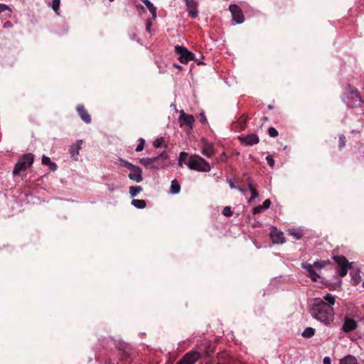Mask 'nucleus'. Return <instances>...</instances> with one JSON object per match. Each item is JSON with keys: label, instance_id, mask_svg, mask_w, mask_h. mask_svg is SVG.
<instances>
[{"label": "nucleus", "instance_id": "nucleus-30", "mask_svg": "<svg viewBox=\"0 0 364 364\" xmlns=\"http://www.w3.org/2000/svg\"><path fill=\"white\" fill-rule=\"evenodd\" d=\"M352 277V282L354 285H357L360 282V271L357 270L355 272L350 273Z\"/></svg>", "mask_w": 364, "mask_h": 364}, {"label": "nucleus", "instance_id": "nucleus-40", "mask_svg": "<svg viewBox=\"0 0 364 364\" xmlns=\"http://www.w3.org/2000/svg\"><path fill=\"white\" fill-rule=\"evenodd\" d=\"M266 160L267 161V164L270 166H273L274 164V160L273 159V157L271 156V155H267L266 156Z\"/></svg>", "mask_w": 364, "mask_h": 364}, {"label": "nucleus", "instance_id": "nucleus-27", "mask_svg": "<svg viewBox=\"0 0 364 364\" xmlns=\"http://www.w3.org/2000/svg\"><path fill=\"white\" fill-rule=\"evenodd\" d=\"M181 191V186L176 180L171 181L170 192L173 194H177Z\"/></svg>", "mask_w": 364, "mask_h": 364}, {"label": "nucleus", "instance_id": "nucleus-15", "mask_svg": "<svg viewBox=\"0 0 364 364\" xmlns=\"http://www.w3.org/2000/svg\"><path fill=\"white\" fill-rule=\"evenodd\" d=\"M76 109L81 119L85 123L90 124L91 122V117L83 105H78L76 107Z\"/></svg>", "mask_w": 364, "mask_h": 364}, {"label": "nucleus", "instance_id": "nucleus-35", "mask_svg": "<svg viewBox=\"0 0 364 364\" xmlns=\"http://www.w3.org/2000/svg\"><path fill=\"white\" fill-rule=\"evenodd\" d=\"M164 140L163 138H157L154 140L153 145L155 148H159L162 146V144L164 143Z\"/></svg>", "mask_w": 364, "mask_h": 364}, {"label": "nucleus", "instance_id": "nucleus-51", "mask_svg": "<svg viewBox=\"0 0 364 364\" xmlns=\"http://www.w3.org/2000/svg\"><path fill=\"white\" fill-rule=\"evenodd\" d=\"M175 66H176V68H179V69H181V67L180 65H175Z\"/></svg>", "mask_w": 364, "mask_h": 364}, {"label": "nucleus", "instance_id": "nucleus-17", "mask_svg": "<svg viewBox=\"0 0 364 364\" xmlns=\"http://www.w3.org/2000/svg\"><path fill=\"white\" fill-rule=\"evenodd\" d=\"M247 120V117H241L237 121L232 123V129L238 132L244 130L246 128Z\"/></svg>", "mask_w": 364, "mask_h": 364}, {"label": "nucleus", "instance_id": "nucleus-13", "mask_svg": "<svg viewBox=\"0 0 364 364\" xmlns=\"http://www.w3.org/2000/svg\"><path fill=\"white\" fill-rule=\"evenodd\" d=\"M270 237L273 243L282 244L285 242L284 233L278 230L276 228H273L271 230Z\"/></svg>", "mask_w": 364, "mask_h": 364}, {"label": "nucleus", "instance_id": "nucleus-32", "mask_svg": "<svg viewBox=\"0 0 364 364\" xmlns=\"http://www.w3.org/2000/svg\"><path fill=\"white\" fill-rule=\"evenodd\" d=\"M6 11H8L9 12V17L11 16V14L12 12L11 11V9L7 6L6 4H0V14Z\"/></svg>", "mask_w": 364, "mask_h": 364}, {"label": "nucleus", "instance_id": "nucleus-52", "mask_svg": "<svg viewBox=\"0 0 364 364\" xmlns=\"http://www.w3.org/2000/svg\"><path fill=\"white\" fill-rule=\"evenodd\" d=\"M114 0H109L110 2L113 1Z\"/></svg>", "mask_w": 364, "mask_h": 364}, {"label": "nucleus", "instance_id": "nucleus-31", "mask_svg": "<svg viewBox=\"0 0 364 364\" xmlns=\"http://www.w3.org/2000/svg\"><path fill=\"white\" fill-rule=\"evenodd\" d=\"M315 333V329L311 327L306 328L302 333V336L304 338H311L312 337Z\"/></svg>", "mask_w": 364, "mask_h": 364}, {"label": "nucleus", "instance_id": "nucleus-6", "mask_svg": "<svg viewBox=\"0 0 364 364\" xmlns=\"http://www.w3.org/2000/svg\"><path fill=\"white\" fill-rule=\"evenodd\" d=\"M201 353L198 350L186 353L176 364H195L200 358Z\"/></svg>", "mask_w": 364, "mask_h": 364}, {"label": "nucleus", "instance_id": "nucleus-22", "mask_svg": "<svg viewBox=\"0 0 364 364\" xmlns=\"http://www.w3.org/2000/svg\"><path fill=\"white\" fill-rule=\"evenodd\" d=\"M201 153L207 156L208 158H210L212 157L214 154H215V151L213 149V145L212 144H206L203 149H202V151H201Z\"/></svg>", "mask_w": 364, "mask_h": 364}, {"label": "nucleus", "instance_id": "nucleus-28", "mask_svg": "<svg viewBox=\"0 0 364 364\" xmlns=\"http://www.w3.org/2000/svg\"><path fill=\"white\" fill-rule=\"evenodd\" d=\"M60 6V0H52V1L50 3V6L58 16L60 15V13H59Z\"/></svg>", "mask_w": 364, "mask_h": 364}, {"label": "nucleus", "instance_id": "nucleus-47", "mask_svg": "<svg viewBox=\"0 0 364 364\" xmlns=\"http://www.w3.org/2000/svg\"><path fill=\"white\" fill-rule=\"evenodd\" d=\"M236 189H237L238 191H240V193H243V194H245V192H246V190H245V189L242 188L238 187V186L237 187V188H236Z\"/></svg>", "mask_w": 364, "mask_h": 364}, {"label": "nucleus", "instance_id": "nucleus-9", "mask_svg": "<svg viewBox=\"0 0 364 364\" xmlns=\"http://www.w3.org/2000/svg\"><path fill=\"white\" fill-rule=\"evenodd\" d=\"M229 11L231 13L232 20L237 24H241L245 21V16L241 9L236 4H230L229 6Z\"/></svg>", "mask_w": 364, "mask_h": 364}, {"label": "nucleus", "instance_id": "nucleus-5", "mask_svg": "<svg viewBox=\"0 0 364 364\" xmlns=\"http://www.w3.org/2000/svg\"><path fill=\"white\" fill-rule=\"evenodd\" d=\"M333 259L338 265L337 271L338 275L341 277H345L348 269L351 267V264L343 256H334Z\"/></svg>", "mask_w": 364, "mask_h": 364}, {"label": "nucleus", "instance_id": "nucleus-20", "mask_svg": "<svg viewBox=\"0 0 364 364\" xmlns=\"http://www.w3.org/2000/svg\"><path fill=\"white\" fill-rule=\"evenodd\" d=\"M247 186L249 188V191L251 193V198L249 199L248 203H251L254 199L257 198L258 197V193L257 189L254 187L252 184V179L250 178H248L247 179Z\"/></svg>", "mask_w": 364, "mask_h": 364}, {"label": "nucleus", "instance_id": "nucleus-46", "mask_svg": "<svg viewBox=\"0 0 364 364\" xmlns=\"http://www.w3.org/2000/svg\"><path fill=\"white\" fill-rule=\"evenodd\" d=\"M331 360L330 358V357H325L323 360V364H331Z\"/></svg>", "mask_w": 364, "mask_h": 364}, {"label": "nucleus", "instance_id": "nucleus-10", "mask_svg": "<svg viewBox=\"0 0 364 364\" xmlns=\"http://www.w3.org/2000/svg\"><path fill=\"white\" fill-rule=\"evenodd\" d=\"M358 328L357 321L353 318L346 316L342 325V331L345 333H350Z\"/></svg>", "mask_w": 364, "mask_h": 364}, {"label": "nucleus", "instance_id": "nucleus-48", "mask_svg": "<svg viewBox=\"0 0 364 364\" xmlns=\"http://www.w3.org/2000/svg\"><path fill=\"white\" fill-rule=\"evenodd\" d=\"M107 187L109 191L113 192L114 191V188L112 187L111 186L108 185Z\"/></svg>", "mask_w": 364, "mask_h": 364}, {"label": "nucleus", "instance_id": "nucleus-44", "mask_svg": "<svg viewBox=\"0 0 364 364\" xmlns=\"http://www.w3.org/2000/svg\"><path fill=\"white\" fill-rule=\"evenodd\" d=\"M13 26V24L11 21H6L4 23V28H12Z\"/></svg>", "mask_w": 364, "mask_h": 364}, {"label": "nucleus", "instance_id": "nucleus-18", "mask_svg": "<svg viewBox=\"0 0 364 364\" xmlns=\"http://www.w3.org/2000/svg\"><path fill=\"white\" fill-rule=\"evenodd\" d=\"M82 144V140H77L76 144L71 146L69 149L71 157L75 161H77V156L79 155V151L81 149Z\"/></svg>", "mask_w": 364, "mask_h": 364}, {"label": "nucleus", "instance_id": "nucleus-4", "mask_svg": "<svg viewBox=\"0 0 364 364\" xmlns=\"http://www.w3.org/2000/svg\"><path fill=\"white\" fill-rule=\"evenodd\" d=\"M34 161V155L31 153L23 154L15 164L13 169L14 176L18 175L21 171L30 168Z\"/></svg>", "mask_w": 364, "mask_h": 364}, {"label": "nucleus", "instance_id": "nucleus-42", "mask_svg": "<svg viewBox=\"0 0 364 364\" xmlns=\"http://www.w3.org/2000/svg\"><path fill=\"white\" fill-rule=\"evenodd\" d=\"M123 166L127 168H129L130 171L132 170V168H134L136 166L127 161H123Z\"/></svg>", "mask_w": 364, "mask_h": 364}, {"label": "nucleus", "instance_id": "nucleus-34", "mask_svg": "<svg viewBox=\"0 0 364 364\" xmlns=\"http://www.w3.org/2000/svg\"><path fill=\"white\" fill-rule=\"evenodd\" d=\"M222 213L223 215H225L226 217H231L233 213H232L230 207L226 206L223 208Z\"/></svg>", "mask_w": 364, "mask_h": 364}, {"label": "nucleus", "instance_id": "nucleus-39", "mask_svg": "<svg viewBox=\"0 0 364 364\" xmlns=\"http://www.w3.org/2000/svg\"><path fill=\"white\" fill-rule=\"evenodd\" d=\"M151 26H152V21H151V19L148 18L146 20V31L148 33H151Z\"/></svg>", "mask_w": 364, "mask_h": 364}, {"label": "nucleus", "instance_id": "nucleus-50", "mask_svg": "<svg viewBox=\"0 0 364 364\" xmlns=\"http://www.w3.org/2000/svg\"><path fill=\"white\" fill-rule=\"evenodd\" d=\"M160 162H161V161H154V164H159V163H160Z\"/></svg>", "mask_w": 364, "mask_h": 364}, {"label": "nucleus", "instance_id": "nucleus-38", "mask_svg": "<svg viewBox=\"0 0 364 364\" xmlns=\"http://www.w3.org/2000/svg\"><path fill=\"white\" fill-rule=\"evenodd\" d=\"M345 145H346V137L344 135H341L339 136V144H338L339 148L342 149L345 146Z\"/></svg>", "mask_w": 364, "mask_h": 364}, {"label": "nucleus", "instance_id": "nucleus-24", "mask_svg": "<svg viewBox=\"0 0 364 364\" xmlns=\"http://www.w3.org/2000/svg\"><path fill=\"white\" fill-rule=\"evenodd\" d=\"M340 364H358V361L354 356L348 355L340 360Z\"/></svg>", "mask_w": 364, "mask_h": 364}, {"label": "nucleus", "instance_id": "nucleus-14", "mask_svg": "<svg viewBox=\"0 0 364 364\" xmlns=\"http://www.w3.org/2000/svg\"><path fill=\"white\" fill-rule=\"evenodd\" d=\"M179 122L181 126L186 125L191 129L193 127V122L195 121L194 117L191 114H186L183 110L180 112Z\"/></svg>", "mask_w": 364, "mask_h": 364}, {"label": "nucleus", "instance_id": "nucleus-11", "mask_svg": "<svg viewBox=\"0 0 364 364\" xmlns=\"http://www.w3.org/2000/svg\"><path fill=\"white\" fill-rule=\"evenodd\" d=\"M186 6H187V10L188 11L189 16L191 18H196L198 16V3L195 0H183Z\"/></svg>", "mask_w": 364, "mask_h": 364}, {"label": "nucleus", "instance_id": "nucleus-3", "mask_svg": "<svg viewBox=\"0 0 364 364\" xmlns=\"http://www.w3.org/2000/svg\"><path fill=\"white\" fill-rule=\"evenodd\" d=\"M168 154L166 151H163L157 156L152 158H142L139 159V163L144 166H151L152 168H161L166 166V161Z\"/></svg>", "mask_w": 364, "mask_h": 364}, {"label": "nucleus", "instance_id": "nucleus-2", "mask_svg": "<svg viewBox=\"0 0 364 364\" xmlns=\"http://www.w3.org/2000/svg\"><path fill=\"white\" fill-rule=\"evenodd\" d=\"M185 164L189 169L199 172H209L211 170L210 164L198 155H191L182 151L179 154L178 166L183 167Z\"/></svg>", "mask_w": 364, "mask_h": 364}, {"label": "nucleus", "instance_id": "nucleus-25", "mask_svg": "<svg viewBox=\"0 0 364 364\" xmlns=\"http://www.w3.org/2000/svg\"><path fill=\"white\" fill-rule=\"evenodd\" d=\"M132 205L136 208L143 209L146 207V203L142 199H134L132 200Z\"/></svg>", "mask_w": 364, "mask_h": 364}, {"label": "nucleus", "instance_id": "nucleus-26", "mask_svg": "<svg viewBox=\"0 0 364 364\" xmlns=\"http://www.w3.org/2000/svg\"><path fill=\"white\" fill-rule=\"evenodd\" d=\"M288 232L290 235H291L295 240H299L302 237L303 233L302 231L299 229H289Z\"/></svg>", "mask_w": 364, "mask_h": 364}, {"label": "nucleus", "instance_id": "nucleus-36", "mask_svg": "<svg viewBox=\"0 0 364 364\" xmlns=\"http://www.w3.org/2000/svg\"><path fill=\"white\" fill-rule=\"evenodd\" d=\"M144 143H145L144 139H142V138H141V139H139V144L137 145V146L136 147L135 151H136V152H139V151H142V150H143V149H144Z\"/></svg>", "mask_w": 364, "mask_h": 364}, {"label": "nucleus", "instance_id": "nucleus-33", "mask_svg": "<svg viewBox=\"0 0 364 364\" xmlns=\"http://www.w3.org/2000/svg\"><path fill=\"white\" fill-rule=\"evenodd\" d=\"M326 262L324 261H316L312 265V268L315 267L316 269H321L326 266Z\"/></svg>", "mask_w": 364, "mask_h": 364}, {"label": "nucleus", "instance_id": "nucleus-43", "mask_svg": "<svg viewBox=\"0 0 364 364\" xmlns=\"http://www.w3.org/2000/svg\"><path fill=\"white\" fill-rule=\"evenodd\" d=\"M270 205H271L270 200L267 199L263 202L262 206L263 209H264V210H265L270 207Z\"/></svg>", "mask_w": 364, "mask_h": 364}, {"label": "nucleus", "instance_id": "nucleus-41", "mask_svg": "<svg viewBox=\"0 0 364 364\" xmlns=\"http://www.w3.org/2000/svg\"><path fill=\"white\" fill-rule=\"evenodd\" d=\"M264 210L262 205H258L253 209V214H259Z\"/></svg>", "mask_w": 364, "mask_h": 364}, {"label": "nucleus", "instance_id": "nucleus-37", "mask_svg": "<svg viewBox=\"0 0 364 364\" xmlns=\"http://www.w3.org/2000/svg\"><path fill=\"white\" fill-rule=\"evenodd\" d=\"M268 134L271 137H276L278 136L279 133L277 130L274 127H269L268 129Z\"/></svg>", "mask_w": 364, "mask_h": 364}, {"label": "nucleus", "instance_id": "nucleus-29", "mask_svg": "<svg viewBox=\"0 0 364 364\" xmlns=\"http://www.w3.org/2000/svg\"><path fill=\"white\" fill-rule=\"evenodd\" d=\"M141 191L142 188L139 186L129 187V194L132 197L136 196Z\"/></svg>", "mask_w": 364, "mask_h": 364}, {"label": "nucleus", "instance_id": "nucleus-45", "mask_svg": "<svg viewBox=\"0 0 364 364\" xmlns=\"http://www.w3.org/2000/svg\"><path fill=\"white\" fill-rule=\"evenodd\" d=\"M228 183L232 189H236L237 186H235L234 183L231 179H228Z\"/></svg>", "mask_w": 364, "mask_h": 364}, {"label": "nucleus", "instance_id": "nucleus-7", "mask_svg": "<svg viewBox=\"0 0 364 364\" xmlns=\"http://www.w3.org/2000/svg\"><path fill=\"white\" fill-rule=\"evenodd\" d=\"M175 52L178 55V60L182 63H187L191 60H193L194 57V54L192 52L181 46H175Z\"/></svg>", "mask_w": 364, "mask_h": 364}, {"label": "nucleus", "instance_id": "nucleus-8", "mask_svg": "<svg viewBox=\"0 0 364 364\" xmlns=\"http://www.w3.org/2000/svg\"><path fill=\"white\" fill-rule=\"evenodd\" d=\"M343 100L349 107H355L361 103V98L358 92H345Z\"/></svg>", "mask_w": 364, "mask_h": 364}, {"label": "nucleus", "instance_id": "nucleus-21", "mask_svg": "<svg viewBox=\"0 0 364 364\" xmlns=\"http://www.w3.org/2000/svg\"><path fill=\"white\" fill-rule=\"evenodd\" d=\"M146 8L149 9L152 16V19L155 20L156 18V8L154 6V4L149 0H141Z\"/></svg>", "mask_w": 364, "mask_h": 364}, {"label": "nucleus", "instance_id": "nucleus-1", "mask_svg": "<svg viewBox=\"0 0 364 364\" xmlns=\"http://www.w3.org/2000/svg\"><path fill=\"white\" fill-rule=\"evenodd\" d=\"M336 299L331 294H326L323 299L315 298L310 309L311 316L325 325H329L334 320L333 306Z\"/></svg>", "mask_w": 364, "mask_h": 364}, {"label": "nucleus", "instance_id": "nucleus-12", "mask_svg": "<svg viewBox=\"0 0 364 364\" xmlns=\"http://www.w3.org/2000/svg\"><path fill=\"white\" fill-rule=\"evenodd\" d=\"M240 142L245 146H252L259 143V137L255 134H250L245 136H239Z\"/></svg>", "mask_w": 364, "mask_h": 364}, {"label": "nucleus", "instance_id": "nucleus-19", "mask_svg": "<svg viewBox=\"0 0 364 364\" xmlns=\"http://www.w3.org/2000/svg\"><path fill=\"white\" fill-rule=\"evenodd\" d=\"M303 268L307 270L309 273V277L313 282H316L318 279L320 278V275L313 269L312 265L311 264H303Z\"/></svg>", "mask_w": 364, "mask_h": 364}, {"label": "nucleus", "instance_id": "nucleus-16", "mask_svg": "<svg viewBox=\"0 0 364 364\" xmlns=\"http://www.w3.org/2000/svg\"><path fill=\"white\" fill-rule=\"evenodd\" d=\"M128 177L129 179L134 181L137 183H139L142 181V171L139 166H135L132 170H131L129 173Z\"/></svg>", "mask_w": 364, "mask_h": 364}, {"label": "nucleus", "instance_id": "nucleus-23", "mask_svg": "<svg viewBox=\"0 0 364 364\" xmlns=\"http://www.w3.org/2000/svg\"><path fill=\"white\" fill-rule=\"evenodd\" d=\"M42 164L43 165L48 166L50 169L53 171L57 169V165L54 162L50 161V159L48 156L43 155L42 156Z\"/></svg>", "mask_w": 364, "mask_h": 364}, {"label": "nucleus", "instance_id": "nucleus-49", "mask_svg": "<svg viewBox=\"0 0 364 364\" xmlns=\"http://www.w3.org/2000/svg\"><path fill=\"white\" fill-rule=\"evenodd\" d=\"M202 120H203V122H206V120H207L204 115H202Z\"/></svg>", "mask_w": 364, "mask_h": 364}]
</instances>
